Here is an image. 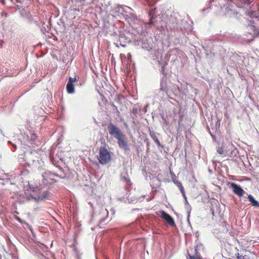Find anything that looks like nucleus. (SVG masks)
<instances>
[{"mask_svg": "<svg viewBox=\"0 0 259 259\" xmlns=\"http://www.w3.org/2000/svg\"><path fill=\"white\" fill-rule=\"evenodd\" d=\"M107 128L109 134L117 140L119 147L125 152L129 151L130 149L125 135L119 128L112 123L108 124Z\"/></svg>", "mask_w": 259, "mask_h": 259, "instance_id": "1", "label": "nucleus"}, {"mask_svg": "<svg viewBox=\"0 0 259 259\" xmlns=\"http://www.w3.org/2000/svg\"><path fill=\"white\" fill-rule=\"evenodd\" d=\"M174 182L178 187L183 196H185L184 189L181 183H180L178 180H174Z\"/></svg>", "mask_w": 259, "mask_h": 259, "instance_id": "15", "label": "nucleus"}, {"mask_svg": "<svg viewBox=\"0 0 259 259\" xmlns=\"http://www.w3.org/2000/svg\"><path fill=\"white\" fill-rule=\"evenodd\" d=\"M36 135L34 133H30V136H28V140L31 143L34 144L37 139Z\"/></svg>", "mask_w": 259, "mask_h": 259, "instance_id": "16", "label": "nucleus"}, {"mask_svg": "<svg viewBox=\"0 0 259 259\" xmlns=\"http://www.w3.org/2000/svg\"><path fill=\"white\" fill-rule=\"evenodd\" d=\"M66 89L67 92L69 94H72L74 92V87L73 84L67 83Z\"/></svg>", "mask_w": 259, "mask_h": 259, "instance_id": "17", "label": "nucleus"}, {"mask_svg": "<svg viewBox=\"0 0 259 259\" xmlns=\"http://www.w3.org/2000/svg\"><path fill=\"white\" fill-rule=\"evenodd\" d=\"M189 259H201L199 256H189Z\"/></svg>", "mask_w": 259, "mask_h": 259, "instance_id": "20", "label": "nucleus"}, {"mask_svg": "<svg viewBox=\"0 0 259 259\" xmlns=\"http://www.w3.org/2000/svg\"><path fill=\"white\" fill-rule=\"evenodd\" d=\"M221 9L223 11L225 10V15L227 16H229L230 17H233L234 16V15L235 14V11H233L232 9H231L230 8H229L228 7L221 8Z\"/></svg>", "mask_w": 259, "mask_h": 259, "instance_id": "13", "label": "nucleus"}, {"mask_svg": "<svg viewBox=\"0 0 259 259\" xmlns=\"http://www.w3.org/2000/svg\"><path fill=\"white\" fill-rule=\"evenodd\" d=\"M187 213H188L187 221H188L189 224H190V211H188Z\"/></svg>", "mask_w": 259, "mask_h": 259, "instance_id": "21", "label": "nucleus"}, {"mask_svg": "<svg viewBox=\"0 0 259 259\" xmlns=\"http://www.w3.org/2000/svg\"><path fill=\"white\" fill-rule=\"evenodd\" d=\"M160 217L164 220L168 224L173 226L175 225V222L172 218L164 210H161L160 211Z\"/></svg>", "mask_w": 259, "mask_h": 259, "instance_id": "8", "label": "nucleus"}, {"mask_svg": "<svg viewBox=\"0 0 259 259\" xmlns=\"http://www.w3.org/2000/svg\"><path fill=\"white\" fill-rule=\"evenodd\" d=\"M123 178L125 180V181L126 182H128L130 180L129 179H126L125 177H123Z\"/></svg>", "mask_w": 259, "mask_h": 259, "instance_id": "30", "label": "nucleus"}, {"mask_svg": "<svg viewBox=\"0 0 259 259\" xmlns=\"http://www.w3.org/2000/svg\"><path fill=\"white\" fill-rule=\"evenodd\" d=\"M48 192L47 191H42L37 187L34 190L31 194L32 198L36 201H41L47 197Z\"/></svg>", "mask_w": 259, "mask_h": 259, "instance_id": "7", "label": "nucleus"}, {"mask_svg": "<svg viewBox=\"0 0 259 259\" xmlns=\"http://www.w3.org/2000/svg\"><path fill=\"white\" fill-rule=\"evenodd\" d=\"M15 219L16 220H17L18 222H21V223H23L22 221L21 220V219L20 218H19V217H15Z\"/></svg>", "mask_w": 259, "mask_h": 259, "instance_id": "25", "label": "nucleus"}, {"mask_svg": "<svg viewBox=\"0 0 259 259\" xmlns=\"http://www.w3.org/2000/svg\"><path fill=\"white\" fill-rule=\"evenodd\" d=\"M207 9H203L202 10V12H204L205 11H206Z\"/></svg>", "mask_w": 259, "mask_h": 259, "instance_id": "31", "label": "nucleus"}, {"mask_svg": "<svg viewBox=\"0 0 259 259\" xmlns=\"http://www.w3.org/2000/svg\"><path fill=\"white\" fill-rule=\"evenodd\" d=\"M76 80V79L75 78H73V77H70L67 83L73 84V83L75 82Z\"/></svg>", "mask_w": 259, "mask_h": 259, "instance_id": "19", "label": "nucleus"}, {"mask_svg": "<svg viewBox=\"0 0 259 259\" xmlns=\"http://www.w3.org/2000/svg\"><path fill=\"white\" fill-rule=\"evenodd\" d=\"M125 10L123 14V17L130 24L137 23L139 20L135 14L134 10L131 8L127 7L125 8Z\"/></svg>", "mask_w": 259, "mask_h": 259, "instance_id": "5", "label": "nucleus"}, {"mask_svg": "<svg viewBox=\"0 0 259 259\" xmlns=\"http://www.w3.org/2000/svg\"><path fill=\"white\" fill-rule=\"evenodd\" d=\"M161 72L162 74V76H163V75H166V74L164 73V66H163L162 67L161 70Z\"/></svg>", "mask_w": 259, "mask_h": 259, "instance_id": "24", "label": "nucleus"}, {"mask_svg": "<svg viewBox=\"0 0 259 259\" xmlns=\"http://www.w3.org/2000/svg\"><path fill=\"white\" fill-rule=\"evenodd\" d=\"M126 7V6H117L112 10L111 12L115 15L120 16V15H121L123 16L124 11L125 10L124 8Z\"/></svg>", "mask_w": 259, "mask_h": 259, "instance_id": "10", "label": "nucleus"}, {"mask_svg": "<svg viewBox=\"0 0 259 259\" xmlns=\"http://www.w3.org/2000/svg\"><path fill=\"white\" fill-rule=\"evenodd\" d=\"M239 259H247L246 255H241Z\"/></svg>", "mask_w": 259, "mask_h": 259, "instance_id": "27", "label": "nucleus"}, {"mask_svg": "<svg viewBox=\"0 0 259 259\" xmlns=\"http://www.w3.org/2000/svg\"><path fill=\"white\" fill-rule=\"evenodd\" d=\"M141 46L143 49H145L148 52H151V54L156 53V48L155 44L151 37L143 38L141 39Z\"/></svg>", "mask_w": 259, "mask_h": 259, "instance_id": "4", "label": "nucleus"}, {"mask_svg": "<svg viewBox=\"0 0 259 259\" xmlns=\"http://www.w3.org/2000/svg\"><path fill=\"white\" fill-rule=\"evenodd\" d=\"M214 0H209V3H212L214 1Z\"/></svg>", "mask_w": 259, "mask_h": 259, "instance_id": "32", "label": "nucleus"}, {"mask_svg": "<svg viewBox=\"0 0 259 259\" xmlns=\"http://www.w3.org/2000/svg\"><path fill=\"white\" fill-rule=\"evenodd\" d=\"M247 198L253 206L259 207V202L256 200L253 196L249 194L248 195Z\"/></svg>", "mask_w": 259, "mask_h": 259, "instance_id": "12", "label": "nucleus"}, {"mask_svg": "<svg viewBox=\"0 0 259 259\" xmlns=\"http://www.w3.org/2000/svg\"><path fill=\"white\" fill-rule=\"evenodd\" d=\"M231 187L232 189L233 192L235 194L237 195L239 197H242L243 196L244 191L240 185L232 183L231 184Z\"/></svg>", "mask_w": 259, "mask_h": 259, "instance_id": "9", "label": "nucleus"}, {"mask_svg": "<svg viewBox=\"0 0 259 259\" xmlns=\"http://www.w3.org/2000/svg\"><path fill=\"white\" fill-rule=\"evenodd\" d=\"M149 17H150V19H149V24L150 25H154V22H153V19H154V15L153 14H152V12H150L149 13Z\"/></svg>", "mask_w": 259, "mask_h": 259, "instance_id": "18", "label": "nucleus"}, {"mask_svg": "<svg viewBox=\"0 0 259 259\" xmlns=\"http://www.w3.org/2000/svg\"><path fill=\"white\" fill-rule=\"evenodd\" d=\"M120 45H121L122 46H125V45H122L121 43H120Z\"/></svg>", "mask_w": 259, "mask_h": 259, "instance_id": "33", "label": "nucleus"}, {"mask_svg": "<svg viewBox=\"0 0 259 259\" xmlns=\"http://www.w3.org/2000/svg\"><path fill=\"white\" fill-rule=\"evenodd\" d=\"M137 108H133L132 110V112L133 114H136L137 113Z\"/></svg>", "mask_w": 259, "mask_h": 259, "instance_id": "22", "label": "nucleus"}, {"mask_svg": "<svg viewBox=\"0 0 259 259\" xmlns=\"http://www.w3.org/2000/svg\"><path fill=\"white\" fill-rule=\"evenodd\" d=\"M168 89L167 84V79L165 75H163L160 79V89L158 95L161 99H166L168 97Z\"/></svg>", "mask_w": 259, "mask_h": 259, "instance_id": "3", "label": "nucleus"}, {"mask_svg": "<svg viewBox=\"0 0 259 259\" xmlns=\"http://www.w3.org/2000/svg\"><path fill=\"white\" fill-rule=\"evenodd\" d=\"M123 38H124V37L122 36V34H121L120 35V36H119V41H122V40Z\"/></svg>", "mask_w": 259, "mask_h": 259, "instance_id": "26", "label": "nucleus"}, {"mask_svg": "<svg viewBox=\"0 0 259 259\" xmlns=\"http://www.w3.org/2000/svg\"><path fill=\"white\" fill-rule=\"evenodd\" d=\"M9 143H10V144H11L15 148V149H17V146L16 145V144L15 143H13L11 141H9L8 142Z\"/></svg>", "mask_w": 259, "mask_h": 259, "instance_id": "23", "label": "nucleus"}, {"mask_svg": "<svg viewBox=\"0 0 259 259\" xmlns=\"http://www.w3.org/2000/svg\"><path fill=\"white\" fill-rule=\"evenodd\" d=\"M236 256L237 259H239L241 255L239 254V253H237L236 254Z\"/></svg>", "mask_w": 259, "mask_h": 259, "instance_id": "29", "label": "nucleus"}, {"mask_svg": "<svg viewBox=\"0 0 259 259\" xmlns=\"http://www.w3.org/2000/svg\"><path fill=\"white\" fill-rule=\"evenodd\" d=\"M58 168L60 171V174L52 173L50 171H47L41 173V176L42 177V181L44 185H51L56 182V181L54 179L55 176L61 179H63L65 177L66 175L63 171V168L60 166H58Z\"/></svg>", "mask_w": 259, "mask_h": 259, "instance_id": "2", "label": "nucleus"}, {"mask_svg": "<svg viewBox=\"0 0 259 259\" xmlns=\"http://www.w3.org/2000/svg\"><path fill=\"white\" fill-rule=\"evenodd\" d=\"M217 151L219 154H220V155H222L224 157L226 156L228 154V151L226 149H225L223 147L218 146L217 147Z\"/></svg>", "mask_w": 259, "mask_h": 259, "instance_id": "14", "label": "nucleus"}, {"mask_svg": "<svg viewBox=\"0 0 259 259\" xmlns=\"http://www.w3.org/2000/svg\"><path fill=\"white\" fill-rule=\"evenodd\" d=\"M150 136L151 137V138L154 140L155 143L157 144L158 147H161L162 148H163V146L161 144L160 141L158 140L157 138L156 133L154 131L150 132Z\"/></svg>", "mask_w": 259, "mask_h": 259, "instance_id": "11", "label": "nucleus"}, {"mask_svg": "<svg viewBox=\"0 0 259 259\" xmlns=\"http://www.w3.org/2000/svg\"><path fill=\"white\" fill-rule=\"evenodd\" d=\"M98 160L102 164H106L110 161L111 156L110 153L105 147H101L100 148Z\"/></svg>", "mask_w": 259, "mask_h": 259, "instance_id": "6", "label": "nucleus"}, {"mask_svg": "<svg viewBox=\"0 0 259 259\" xmlns=\"http://www.w3.org/2000/svg\"><path fill=\"white\" fill-rule=\"evenodd\" d=\"M185 199V204H188V202L187 201V198H186V195H185V196H183Z\"/></svg>", "mask_w": 259, "mask_h": 259, "instance_id": "28", "label": "nucleus"}]
</instances>
